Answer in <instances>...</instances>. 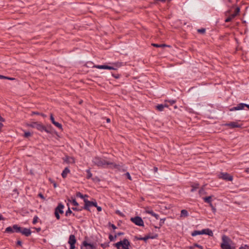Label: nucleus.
Wrapping results in <instances>:
<instances>
[{
	"label": "nucleus",
	"instance_id": "62",
	"mask_svg": "<svg viewBox=\"0 0 249 249\" xmlns=\"http://www.w3.org/2000/svg\"><path fill=\"white\" fill-rule=\"evenodd\" d=\"M154 171L155 172H157L158 171V168L157 167H154Z\"/></svg>",
	"mask_w": 249,
	"mask_h": 249
},
{
	"label": "nucleus",
	"instance_id": "8",
	"mask_svg": "<svg viewBox=\"0 0 249 249\" xmlns=\"http://www.w3.org/2000/svg\"><path fill=\"white\" fill-rule=\"evenodd\" d=\"M219 178L227 181H232L233 177L227 173H221L219 175Z\"/></svg>",
	"mask_w": 249,
	"mask_h": 249
},
{
	"label": "nucleus",
	"instance_id": "21",
	"mask_svg": "<svg viewBox=\"0 0 249 249\" xmlns=\"http://www.w3.org/2000/svg\"><path fill=\"white\" fill-rule=\"evenodd\" d=\"M212 196H209L203 198L204 201L209 203L210 205L212 204Z\"/></svg>",
	"mask_w": 249,
	"mask_h": 249
},
{
	"label": "nucleus",
	"instance_id": "37",
	"mask_svg": "<svg viewBox=\"0 0 249 249\" xmlns=\"http://www.w3.org/2000/svg\"><path fill=\"white\" fill-rule=\"evenodd\" d=\"M205 29L204 28H201L197 30V32L200 34H204L205 33Z\"/></svg>",
	"mask_w": 249,
	"mask_h": 249
},
{
	"label": "nucleus",
	"instance_id": "10",
	"mask_svg": "<svg viewBox=\"0 0 249 249\" xmlns=\"http://www.w3.org/2000/svg\"><path fill=\"white\" fill-rule=\"evenodd\" d=\"M93 68H96L99 69H108V70H117L116 68H115L114 67L109 66L106 65H94L93 67Z\"/></svg>",
	"mask_w": 249,
	"mask_h": 249
},
{
	"label": "nucleus",
	"instance_id": "2",
	"mask_svg": "<svg viewBox=\"0 0 249 249\" xmlns=\"http://www.w3.org/2000/svg\"><path fill=\"white\" fill-rule=\"evenodd\" d=\"M222 241L220 245L222 249H236L235 247L231 246L232 241L228 236L225 235H223Z\"/></svg>",
	"mask_w": 249,
	"mask_h": 249
},
{
	"label": "nucleus",
	"instance_id": "49",
	"mask_svg": "<svg viewBox=\"0 0 249 249\" xmlns=\"http://www.w3.org/2000/svg\"><path fill=\"white\" fill-rule=\"evenodd\" d=\"M194 246H196V247L200 249H203L202 246L197 244V243H195L194 244Z\"/></svg>",
	"mask_w": 249,
	"mask_h": 249
},
{
	"label": "nucleus",
	"instance_id": "29",
	"mask_svg": "<svg viewBox=\"0 0 249 249\" xmlns=\"http://www.w3.org/2000/svg\"><path fill=\"white\" fill-rule=\"evenodd\" d=\"M69 201L70 202H71L72 204L74 205V206H78L79 205L78 203H77V202L76 201L75 199V198H72V200H70V199H69Z\"/></svg>",
	"mask_w": 249,
	"mask_h": 249
},
{
	"label": "nucleus",
	"instance_id": "59",
	"mask_svg": "<svg viewBox=\"0 0 249 249\" xmlns=\"http://www.w3.org/2000/svg\"><path fill=\"white\" fill-rule=\"evenodd\" d=\"M123 234H124V232H118L116 235L117 236H120V235H123Z\"/></svg>",
	"mask_w": 249,
	"mask_h": 249
},
{
	"label": "nucleus",
	"instance_id": "34",
	"mask_svg": "<svg viewBox=\"0 0 249 249\" xmlns=\"http://www.w3.org/2000/svg\"><path fill=\"white\" fill-rule=\"evenodd\" d=\"M165 220V218H161L160 219V223H159L160 227H159V228H160V227H161L163 225V224L164 223Z\"/></svg>",
	"mask_w": 249,
	"mask_h": 249
},
{
	"label": "nucleus",
	"instance_id": "55",
	"mask_svg": "<svg viewBox=\"0 0 249 249\" xmlns=\"http://www.w3.org/2000/svg\"><path fill=\"white\" fill-rule=\"evenodd\" d=\"M22 242L20 240H18L17 241V245H18V246L21 247L22 246Z\"/></svg>",
	"mask_w": 249,
	"mask_h": 249
},
{
	"label": "nucleus",
	"instance_id": "24",
	"mask_svg": "<svg viewBox=\"0 0 249 249\" xmlns=\"http://www.w3.org/2000/svg\"><path fill=\"white\" fill-rule=\"evenodd\" d=\"M152 45L154 47H169V46L165 44H155V43H152Z\"/></svg>",
	"mask_w": 249,
	"mask_h": 249
},
{
	"label": "nucleus",
	"instance_id": "9",
	"mask_svg": "<svg viewBox=\"0 0 249 249\" xmlns=\"http://www.w3.org/2000/svg\"><path fill=\"white\" fill-rule=\"evenodd\" d=\"M76 239L74 235L71 234L69 237V239L68 243L70 245V249H75V244L76 243Z\"/></svg>",
	"mask_w": 249,
	"mask_h": 249
},
{
	"label": "nucleus",
	"instance_id": "50",
	"mask_svg": "<svg viewBox=\"0 0 249 249\" xmlns=\"http://www.w3.org/2000/svg\"><path fill=\"white\" fill-rule=\"evenodd\" d=\"M166 102H168L169 103H170L171 105H173L174 103H176V101L174 100H171L169 101L166 100Z\"/></svg>",
	"mask_w": 249,
	"mask_h": 249
},
{
	"label": "nucleus",
	"instance_id": "6",
	"mask_svg": "<svg viewBox=\"0 0 249 249\" xmlns=\"http://www.w3.org/2000/svg\"><path fill=\"white\" fill-rule=\"evenodd\" d=\"M64 206L62 203H59L58 206L55 209L54 214L57 220L60 219L59 213L63 214L64 211L63 210Z\"/></svg>",
	"mask_w": 249,
	"mask_h": 249
},
{
	"label": "nucleus",
	"instance_id": "39",
	"mask_svg": "<svg viewBox=\"0 0 249 249\" xmlns=\"http://www.w3.org/2000/svg\"><path fill=\"white\" fill-rule=\"evenodd\" d=\"M233 18H231V15H230L228 18H227L225 19V21L226 22H230V21H231Z\"/></svg>",
	"mask_w": 249,
	"mask_h": 249
},
{
	"label": "nucleus",
	"instance_id": "47",
	"mask_svg": "<svg viewBox=\"0 0 249 249\" xmlns=\"http://www.w3.org/2000/svg\"><path fill=\"white\" fill-rule=\"evenodd\" d=\"M210 207H211V208H212V210L213 212L214 213H215L216 212V208H215V207L213 205L212 203V204H211L210 205Z\"/></svg>",
	"mask_w": 249,
	"mask_h": 249
},
{
	"label": "nucleus",
	"instance_id": "61",
	"mask_svg": "<svg viewBox=\"0 0 249 249\" xmlns=\"http://www.w3.org/2000/svg\"><path fill=\"white\" fill-rule=\"evenodd\" d=\"M196 246H194V244L193 246L189 247V249H194V248H196Z\"/></svg>",
	"mask_w": 249,
	"mask_h": 249
},
{
	"label": "nucleus",
	"instance_id": "40",
	"mask_svg": "<svg viewBox=\"0 0 249 249\" xmlns=\"http://www.w3.org/2000/svg\"><path fill=\"white\" fill-rule=\"evenodd\" d=\"M199 194L200 195H201L202 194H205L206 192H205L203 188H201L199 191Z\"/></svg>",
	"mask_w": 249,
	"mask_h": 249
},
{
	"label": "nucleus",
	"instance_id": "41",
	"mask_svg": "<svg viewBox=\"0 0 249 249\" xmlns=\"http://www.w3.org/2000/svg\"><path fill=\"white\" fill-rule=\"evenodd\" d=\"M117 237V235H115L114 237H113L112 235L110 234L109 236V239L110 241H112L114 240L115 238H116Z\"/></svg>",
	"mask_w": 249,
	"mask_h": 249
},
{
	"label": "nucleus",
	"instance_id": "28",
	"mask_svg": "<svg viewBox=\"0 0 249 249\" xmlns=\"http://www.w3.org/2000/svg\"><path fill=\"white\" fill-rule=\"evenodd\" d=\"M85 245H87V246H88V247H89V249H96V247L94 246L93 244H90V243H88L86 241H85Z\"/></svg>",
	"mask_w": 249,
	"mask_h": 249
},
{
	"label": "nucleus",
	"instance_id": "43",
	"mask_svg": "<svg viewBox=\"0 0 249 249\" xmlns=\"http://www.w3.org/2000/svg\"><path fill=\"white\" fill-rule=\"evenodd\" d=\"M239 249H249V246L245 245L244 246H241L240 247Z\"/></svg>",
	"mask_w": 249,
	"mask_h": 249
},
{
	"label": "nucleus",
	"instance_id": "18",
	"mask_svg": "<svg viewBox=\"0 0 249 249\" xmlns=\"http://www.w3.org/2000/svg\"><path fill=\"white\" fill-rule=\"evenodd\" d=\"M168 106L167 104H160L158 105L156 107V108L157 110H158L160 111H163L164 107H167Z\"/></svg>",
	"mask_w": 249,
	"mask_h": 249
},
{
	"label": "nucleus",
	"instance_id": "19",
	"mask_svg": "<svg viewBox=\"0 0 249 249\" xmlns=\"http://www.w3.org/2000/svg\"><path fill=\"white\" fill-rule=\"evenodd\" d=\"M204 230H202L201 231H194L193 232H192V236H195L197 235H201L203 234L204 233Z\"/></svg>",
	"mask_w": 249,
	"mask_h": 249
},
{
	"label": "nucleus",
	"instance_id": "52",
	"mask_svg": "<svg viewBox=\"0 0 249 249\" xmlns=\"http://www.w3.org/2000/svg\"><path fill=\"white\" fill-rule=\"evenodd\" d=\"M38 196L39 197H40V198H42V199H43V200H45V197H44V196H43V194H41V193H39V194H38Z\"/></svg>",
	"mask_w": 249,
	"mask_h": 249
},
{
	"label": "nucleus",
	"instance_id": "36",
	"mask_svg": "<svg viewBox=\"0 0 249 249\" xmlns=\"http://www.w3.org/2000/svg\"><path fill=\"white\" fill-rule=\"evenodd\" d=\"M49 181L53 184V186L54 188L57 187V184H56V183L54 180H53V179L50 178L49 179Z\"/></svg>",
	"mask_w": 249,
	"mask_h": 249
},
{
	"label": "nucleus",
	"instance_id": "58",
	"mask_svg": "<svg viewBox=\"0 0 249 249\" xmlns=\"http://www.w3.org/2000/svg\"><path fill=\"white\" fill-rule=\"evenodd\" d=\"M111 227L112 228L113 230H115L116 229H117V227L114 224H111Z\"/></svg>",
	"mask_w": 249,
	"mask_h": 249
},
{
	"label": "nucleus",
	"instance_id": "33",
	"mask_svg": "<svg viewBox=\"0 0 249 249\" xmlns=\"http://www.w3.org/2000/svg\"><path fill=\"white\" fill-rule=\"evenodd\" d=\"M85 241L83 242L82 245L81 246V249H89V247L87 245H85Z\"/></svg>",
	"mask_w": 249,
	"mask_h": 249
},
{
	"label": "nucleus",
	"instance_id": "48",
	"mask_svg": "<svg viewBox=\"0 0 249 249\" xmlns=\"http://www.w3.org/2000/svg\"><path fill=\"white\" fill-rule=\"evenodd\" d=\"M116 213L120 215V216H124V215L122 213H121V212H120L119 210H117L116 211Z\"/></svg>",
	"mask_w": 249,
	"mask_h": 249
},
{
	"label": "nucleus",
	"instance_id": "25",
	"mask_svg": "<svg viewBox=\"0 0 249 249\" xmlns=\"http://www.w3.org/2000/svg\"><path fill=\"white\" fill-rule=\"evenodd\" d=\"M199 185L198 183H195L194 184L192 185L191 186L192 188L191 191L192 192L195 191L196 189H197L199 187Z\"/></svg>",
	"mask_w": 249,
	"mask_h": 249
},
{
	"label": "nucleus",
	"instance_id": "54",
	"mask_svg": "<svg viewBox=\"0 0 249 249\" xmlns=\"http://www.w3.org/2000/svg\"><path fill=\"white\" fill-rule=\"evenodd\" d=\"M91 205H92V206H94L95 207H96L97 206V204L96 201H94V202L91 201Z\"/></svg>",
	"mask_w": 249,
	"mask_h": 249
},
{
	"label": "nucleus",
	"instance_id": "45",
	"mask_svg": "<svg viewBox=\"0 0 249 249\" xmlns=\"http://www.w3.org/2000/svg\"><path fill=\"white\" fill-rule=\"evenodd\" d=\"M125 176L127 177V178L128 179H129V180H132V178H131V176H130V174H129L128 172H127L126 173H125Z\"/></svg>",
	"mask_w": 249,
	"mask_h": 249
},
{
	"label": "nucleus",
	"instance_id": "15",
	"mask_svg": "<svg viewBox=\"0 0 249 249\" xmlns=\"http://www.w3.org/2000/svg\"><path fill=\"white\" fill-rule=\"evenodd\" d=\"M63 159L64 161L67 163H74L75 162L74 159L73 158L68 156H66Z\"/></svg>",
	"mask_w": 249,
	"mask_h": 249
},
{
	"label": "nucleus",
	"instance_id": "35",
	"mask_svg": "<svg viewBox=\"0 0 249 249\" xmlns=\"http://www.w3.org/2000/svg\"><path fill=\"white\" fill-rule=\"evenodd\" d=\"M72 209L73 211H81L83 210L84 209V208H83V207H81L80 208L72 207Z\"/></svg>",
	"mask_w": 249,
	"mask_h": 249
},
{
	"label": "nucleus",
	"instance_id": "20",
	"mask_svg": "<svg viewBox=\"0 0 249 249\" xmlns=\"http://www.w3.org/2000/svg\"><path fill=\"white\" fill-rule=\"evenodd\" d=\"M240 9L239 7H237L235 10L234 13L231 15V18H233L239 14L240 12Z\"/></svg>",
	"mask_w": 249,
	"mask_h": 249
},
{
	"label": "nucleus",
	"instance_id": "38",
	"mask_svg": "<svg viewBox=\"0 0 249 249\" xmlns=\"http://www.w3.org/2000/svg\"><path fill=\"white\" fill-rule=\"evenodd\" d=\"M38 217L37 216H35L34 218H33V224H36L37 222V220H38Z\"/></svg>",
	"mask_w": 249,
	"mask_h": 249
},
{
	"label": "nucleus",
	"instance_id": "12",
	"mask_svg": "<svg viewBox=\"0 0 249 249\" xmlns=\"http://www.w3.org/2000/svg\"><path fill=\"white\" fill-rule=\"evenodd\" d=\"M84 201L85 202V205L83 207L84 210L89 211V207L92 206L91 201L88 200L87 199H84Z\"/></svg>",
	"mask_w": 249,
	"mask_h": 249
},
{
	"label": "nucleus",
	"instance_id": "30",
	"mask_svg": "<svg viewBox=\"0 0 249 249\" xmlns=\"http://www.w3.org/2000/svg\"><path fill=\"white\" fill-rule=\"evenodd\" d=\"M145 212L153 216L155 213L152 210L145 209Z\"/></svg>",
	"mask_w": 249,
	"mask_h": 249
},
{
	"label": "nucleus",
	"instance_id": "32",
	"mask_svg": "<svg viewBox=\"0 0 249 249\" xmlns=\"http://www.w3.org/2000/svg\"><path fill=\"white\" fill-rule=\"evenodd\" d=\"M72 211H71V210L70 209V208H68V210L65 213V215L66 216H69L70 214H72Z\"/></svg>",
	"mask_w": 249,
	"mask_h": 249
},
{
	"label": "nucleus",
	"instance_id": "5",
	"mask_svg": "<svg viewBox=\"0 0 249 249\" xmlns=\"http://www.w3.org/2000/svg\"><path fill=\"white\" fill-rule=\"evenodd\" d=\"M114 246L117 249H129L130 242L128 239L124 238L123 240L120 241L114 244Z\"/></svg>",
	"mask_w": 249,
	"mask_h": 249
},
{
	"label": "nucleus",
	"instance_id": "3",
	"mask_svg": "<svg viewBox=\"0 0 249 249\" xmlns=\"http://www.w3.org/2000/svg\"><path fill=\"white\" fill-rule=\"evenodd\" d=\"M27 125L29 127L36 128L40 132H43L44 131L47 133L50 132V131L47 129L45 126L43 125L41 123L38 122H32L30 124H28Z\"/></svg>",
	"mask_w": 249,
	"mask_h": 249
},
{
	"label": "nucleus",
	"instance_id": "11",
	"mask_svg": "<svg viewBox=\"0 0 249 249\" xmlns=\"http://www.w3.org/2000/svg\"><path fill=\"white\" fill-rule=\"evenodd\" d=\"M225 126H228L231 128H239L241 127V125L238 124L237 122H232L230 123H227L225 124Z\"/></svg>",
	"mask_w": 249,
	"mask_h": 249
},
{
	"label": "nucleus",
	"instance_id": "23",
	"mask_svg": "<svg viewBox=\"0 0 249 249\" xmlns=\"http://www.w3.org/2000/svg\"><path fill=\"white\" fill-rule=\"evenodd\" d=\"M204 231H205L204 234H207L210 236H212L213 234V231L209 229H204Z\"/></svg>",
	"mask_w": 249,
	"mask_h": 249
},
{
	"label": "nucleus",
	"instance_id": "1",
	"mask_svg": "<svg viewBox=\"0 0 249 249\" xmlns=\"http://www.w3.org/2000/svg\"><path fill=\"white\" fill-rule=\"evenodd\" d=\"M92 162L94 165L99 167H104L105 165H110V168H116L120 170L121 166L120 165L116 164L113 162L106 161L105 160L99 157H94L92 160Z\"/></svg>",
	"mask_w": 249,
	"mask_h": 249
},
{
	"label": "nucleus",
	"instance_id": "26",
	"mask_svg": "<svg viewBox=\"0 0 249 249\" xmlns=\"http://www.w3.org/2000/svg\"><path fill=\"white\" fill-rule=\"evenodd\" d=\"M181 216L187 217L188 215V213L187 210H182L181 211Z\"/></svg>",
	"mask_w": 249,
	"mask_h": 249
},
{
	"label": "nucleus",
	"instance_id": "63",
	"mask_svg": "<svg viewBox=\"0 0 249 249\" xmlns=\"http://www.w3.org/2000/svg\"><path fill=\"white\" fill-rule=\"evenodd\" d=\"M107 123H110V119L109 118L107 119Z\"/></svg>",
	"mask_w": 249,
	"mask_h": 249
},
{
	"label": "nucleus",
	"instance_id": "64",
	"mask_svg": "<svg viewBox=\"0 0 249 249\" xmlns=\"http://www.w3.org/2000/svg\"><path fill=\"white\" fill-rule=\"evenodd\" d=\"M245 107H247L248 108V109H249V105H248V104H245Z\"/></svg>",
	"mask_w": 249,
	"mask_h": 249
},
{
	"label": "nucleus",
	"instance_id": "46",
	"mask_svg": "<svg viewBox=\"0 0 249 249\" xmlns=\"http://www.w3.org/2000/svg\"><path fill=\"white\" fill-rule=\"evenodd\" d=\"M112 75L116 79H118L120 77V75L119 74H114L112 73Z\"/></svg>",
	"mask_w": 249,
	"mask_h": 249
},
{
	"label": "nucleus",
	"instance_id": "57",
	"mask_svg": "<svg viewBox=\"0 0 249 249\" xmlns=\"http://www.w3.org/2000/svg\"><path fill=\"white\" fill-rule=\"evenodd\" d=\"M96 208L98 212H100L102 211V208L100 206H97Z\"/></svg>",
	"mask_w": 249,
	"mask_h": 249
},
{
	"label": "nucleus",
	"instance_id": "4",
	"mask_svg": "<svg viewBox=\"0 0 249 249\" xmlns=\"http://www.w3.org/2000/svg\"><path fill=\"white\" fill-rule=\"evenodd\" d=\"M14 228L16 232L21 233L22 235H24L26 237L29 236L32 233V231L30 229L20 227L18 225H15Z\"/></svg>",
	"mask_w": 249,
	"mask_h": 249
},
{
	"label": "nucleus",
	"instance_id": "27",
	"mask_svg": "<svg viewBox=\"0 0 249 249\" xmlns=\"http://www.w3.org/2000/svg\"><path fill=\"white\" fill-rule=\"evenodd\" d=\"M86 172L87 174V177H86L87 178L89 179V178H91V177L92 176V174L90 172V169H87L86 170Z\"/></svg>",
	"mask_w": 249,
	"mask_h": 249
},
{
	"label": "nucleus",
	"instance_id": "17",
	"mask_svg": "<svg viewBox=\"0 0 249 249\" xmlns=\"http://www.w3.org/2000/svg\"><path fill=\"white\" fill-rule=\"evenodd\" d=\"M70 170L68 167H66L63 171L61 176L63 178H65L67 177L68 174L70 173Z\"/></svg>",
	"mask_w": 249,
	"mask_h": 249
},
{
	"label": "nucleus",
	"instance_id": "53",
	"mask_svg": "<svg viewBox=\"0 0 249 249\" xmlns=\"http://www.w3.org/2000/svg\"><path fill=\"white\" fill-rule=\"evenodd\" d=\"M92 180L93 181H100V179L98 178V177H95V178H92Z\"/></svg>",
	"mask_w": 249,
	"mask_h": 249
},
{
	"label": "nucleus",
	"instance_id": "51",
	"mask_svg": "<svg viewBox=\"0 0 249 249\" xmlns=\"http://www.w3.org/2000/svg\"><path fill=\"white\" fill-rule=\"evenodd\" d=\"M4 77L5 78H3V79H8L10 80H14L15 79V78H14L9 77H7V76H4Z\"/></svg>",
	"mask_w": 249,
	"mask_h": 249
},
{
	"label": "nucleus",
	"instance_id": "56",
	"mask_svg": "<svg viewBox=\"0 0 249 249\" xmlns=\"http://www.w3.org/2000/svg\"><path fill=\"white\" fill-rule=\"evenodd\" d=\"M153 216L155 217L156 219H158L159 218V215L156 213L153 214Z\"/></svg>",
	"mask_w": 249,
	"mask_h": 249
},
{
	"label": "nucleus",
	"instance_id": "7",
	"mask_svg": "<svg viewBox=\"0 0 249 249\" xmlns=\"http://www.w3.org/2000/svg\"><path fill=\"white\" fill-rule=\"evenodd\" d=\"M130 220L137 226H143L144 225L143 221L142 218L140 216L131 217Z\"/></svg>",
	"mask_w": 249,
	"mask_h": 249
},
{
	"label": "nucleus",
	"instance_id": "22",
	"mask_svg": "<svg viewBox=\"0 0 249 249\" xmlns=\"http://www.w3.org/2000/svg\"><path fill=\"white\" fill-rule=\"evenodd\" d=\"M150 238L153 239V238H154V237H151L150 236H148L147 235V236H145L144 237L137 238V239L138 240H143L144 241H146L147 239H150Z\"/></svg>",
	"mask_w": 249,
	"mask_h": 249
},
{
	"label": "nucleus",
	"instance_id": "31",
	"mask_svg": "<svg viewBox=\"0 0 249 249\" xmlns=\"http://www.w3.org/2000/svg\"><path fill=\"white\" fill-rule=\"evenodd\" d=\"M76 196L79 197H80L81 198H83L85 196L87 197L88 196L87 195L84 196L80 192H77L76 193Z\"/></svg>",
	"mask_w": 249,
	"mask_h": 249
},
{
	"label": "nucleus",
	"instance_id": "14",
	"mask_svg": "<svg viewBox=\"0 0 249 249\" xmlns=\"http://www.w3.org/2000/svg\"><path fill=\"white\" fill-rule=\"evenodd\" d=\"M245 106V103H240L238 105H237L236 107H233L231 108L230 110L231 111L234 110H242L244 108Z\"/></svg>",
	"mask_w": 249,
	"mask_h": 249
},
{
	"label": "nucleus",
	"instance_id": "16",
	"mask_svg": "<svg viewBox=\"0 0 249 249\" xmlns=\"http://www.w3.org/2000/svg\"><path fill=\"white\" fill-rule=\"evenodd\" d=\"M15 226V225H14L12 227L10 226V227L6 228L5 230V232L9 233H12L14 232H16L14 228Z\"/></svg>",
	"mask_w": 249,
	"mask_h": 249
},
{
	"label": "nucleus",
	"instance_id": "44",
	"mask_svg": "<svg viewBox=\"0 0 249 249\" xmlns=\"http://www.w3.org/2000/svg\"><path fill=\"white\" fill-rule=\"evenodd\" d=\"M31 136V133L29 132H26L24 133V136L26 138H27L29 136Z\"/></svg>",
	"mask_w": 249,
	"mask_h": 249
},
{
	"label": "nucleus",
	"instance_id": "42",
	"mask_svg": "<svg viewBox=\"0 0 249 249\" xmlns=\"http://www.w3.org/2000/svg\"><path fill=\"white\" fill-rule=\"evenodd\" d=\"M101 246L103 248V249H105L107 247L109 246V245H108V243H104V244H101Z\"/></svg>",
	"mask_w": 249,
	"mask_h": 249
},
{
	"label": "nucleus",
	"instance_id": "60",
	"mask_svg": "<svg viewBox=\"0 0 249 249\" xmlns=\"http://www.w3.org/2000/svg\"><path fill=\"white\" fill-rule=\"evenodd\" d=\"M33 114H36V115H40V113L38 112H33Z\"/></svg>",
	"mask_w": 249,
	"mask_h": 249
},
{
	"label": "nucleus",
	"instance_id": "13",
	"mask_svg": "<svg viewBox=\"0 0 249 249\" xmlns=\"http://www.w3.org/2000/svg\"><path fill=\"white\" fill-rule=\"evenodd\" d=\"M50 119L51 120L52 123L55 126H56L57 127H58L60 129H62V126L61 124H60V123L55 121L54 117H53V115L52 114H51V115H50Z\"/></svg>",
	"mask_w": 249,
	"mask_h": 249
}]
</instances>
